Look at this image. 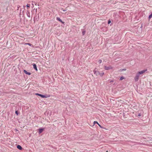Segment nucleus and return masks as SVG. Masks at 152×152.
<instances>
[{
    "instance_id": "11",
    "label": "nucleus",
    "mask_w": 152,
    "mask_h": 152,
    "mask_svg": "<svg viewBox=\"0 0 152 152\" xmlns=\"http://www.w3.org/2000/svg\"><path fill=\"white\" fill-rule=\"evenodd\" d=\"M26 14L28 17L29 18L30 17V12L28 10L27 11Z\"/></svg>"
},
{
    "instance_id": "32",
    "label": "nucleus",
    "mask_w": 152,
    "mask_h": 152,
    "mask_svg": "<svg viewBox=\"0 0 152 152\" xmlns=\"http://www.w3.org/2000/svg\"><path fill=\"white\" fill-rule=\"evenodd\" d=\"M36 4H37V3H36V4H35L36 5Z\"/></svg>"
},
{
    "instance_id": "16",
    "label": "nucleus",
    "mask_w": 152,
    "mask_h": 152,
    "mask_svg": "<svg viewBox=\"0 0 152 152\" xmlns=\"http://www.w3.org/2000/svg\"><path fill=\"white\" fill-rule=\"evenodd\" d=\"M152 17V13H151V14L149 15V17H148V18H149V19H151Z\"/></svg>"
},
{
    "instance_id": "13",
    "label": "nucleus",
    "mask_w": 152,
    "mask_h": 152,
    "mask_svg": "<svg viewBox=\"0 0 152 152\" xmlns=\"http://www.w3.org/2000/svg\"><path fill=\"white\" fill-rule=\"evenodd\" d=\"M86 31L85 30H84L83 29H82V33L83 35H84L85 34Z\"/></svg>"
},
{
    "instance_id": "20",
    "label": "nucleus",
    "mask_w": 152,
    "mask_h": 152,
    "mask_svg": "<svg viewBox=\"0 0 152 152\" xmlns=\"http://www.w3.org/2000/svg\"><path fill=\"white\" fill-rule=\"evenodd\" d=\"M126 69H120V70L121 71H126Z\"/></svg>"
},
{
    "instance_id": "4",
    "label": "nucleus",
    "mask_w": 152,
    "mask_h": 152,
    "mask_svg": "<svg viewBox=\"0 0 152 152\" xmlns=\"http://www.w3.org/2000/svg\"><path fill=\"white\" fill-rule=\"evenodd\" d=\"M147 69H146L145 70H143L141 71L138 72V73L140 75H142L144 73L145 71H147Z\"/></svg>"
},
{
    "instance_id": "6",
    "label": "nucleus",
    "mask_w": 152,
    "mask_h": 152,
    "mask_svg": "<svg viewBox=\"0 0 152 152\" xmlns=\"http://www.w3.org/2000/svg\"><path fill=\"white\" fill-rule=\"evenodd\" d=\"M96 69H97L95 68L94 71V72L95 74L96 75H99V71L96 70Z\"/></svg>"
},
{
    "instance_id": "10",
    "label": "nucleus",
    "mask_w": 152,
    "mask_h": 152,
    "mask_svg": "<svg viewBox=\"0 0 152 152\" xmlns=\"http://www.w3.org/2000/svg\"><path fill=\"white\" fill-rule=\"evenodd\" d=\"M23 72L26 75H31V73L30 72H28L26 70H23Z\"/></svg>"
},
{
    "instance_id": "19",
    "label": "nucleus",
    "mask_w": 152,
    "mask_h": 152,
    "mask_svg": "<svg viewBox=\"0 0 152 152\" xmlns=\"http://www.w3.org/2000/svg\"><path fill=\"white\" fill-rule=\"evenodd\" d=\"M111 23V21L110 20H109L108 21L107 23L108 24H110Z\"/></svg>"
},
{
    "instance_id": "26",
    "label": "nucleus",
    "mask_w": 152,
    "mask_h": 152,
    "mask_svg": "<svg viewBox=\"0 0 152 152\" xmlns=\"http://www.w3.org/2000/svg\"><path fill=\"white\" fill-rule=\"evenodd\" d=\"M113 82V80H111L110 82V83H111V82Z\"/></svg>"
},
{
    "instance_id": "30",
    "label": "nucleus",
    "mask_w": 152,
    "mask_h": 152,
    "mask_svg": "<svg viewBox=\"0 0 152 152\" xmlns=\"http://www.w3.org/2000/svg\"><path fill=\"white\" fill-rule=\"evenodd\" d=\"M23 7H25V6H24Z\"/></svg>"
},
{
    "instance_id": "14",
    "label": "nucleus",
    "mask_w": 152,
    "mask_h": 152,
    "mask_svg": "<svg viewBox=\"0 0 152 152\" xmlns=\"http://www.w3.org/2000/svg\"><path fill=\"white\" fill-rule=\"evenodd\" d=\"M15 113L16 115H18L20 113L19 112L18 110H16L15 111Z\"/></svg>"
},
{
    "instance_id": "31",
    "label": "nucleus",
    "mask_w": 152,
    "mask_h": 152,
    "mask_svg": "<svg viewBox=\"0 0 152 152\" xmlns=\"http://www.w3.org/2000/svg\"><path fill=\"white\" fill-rule=\"evenodd\" d=\"M36 4H37V3H36V4H35L36 5Z\"/></svg>"
},
{
    "instance_id": "5",
    "label": "nucleus",
    "mask_w": 152,
    "mask_h": 152,
    "mask_svg": "<svg viewBox=\"0 0 152 152\" xmlns=\"http://www.w3.org/2000/svg\"><path fill=\"white\" fill-rule=\"evenodd\" d=\"M104 69L105 70H109V69H112V68L111 66H104Z\"/></svg>"
},
{
    "instance_id": "3",
    "label": "nucleus",
    "mask_w": 152,
    "mask_h": 152,
    "mask_svg": "<svg viewBox=\"0 0 152 152\" xmlns=\"http://www.w3.org/2000/svg\"><path fill=\"white\" fill-rule=\"evenodd\" d=\"M44 128H40L38 129V133L39 134L41 133L45 130Z\"/></svg>"
},
{
    "instance_id": "23",
    "label": "nucleus",
    "mask_w": 152,
    "mask_h": 152,
    "mask_svg": "<svg viewBox=\"0 0 152 152\" xmlns=\"http://www.w3.org/2000/svg\"><path fill=\"white\" fill-rule=\"evenodd\" d=\"M138 116H141V115H142L141 113H139V114H138Z\"/></svg>"
},
{
    "instance_id": "15",
    "label": "nucleus",
    "mask_w": 152,
    "mask_h": 152,
    "mask_svg": "<svg viewBox=\"0 0 152 152\" xmlns=\"http://www.w3.org/2000/svg\"><path fill=\"white\" fill-rule=\"evenodd\" d=\"M26 6L27 7V8L28 9L29 8H30V4H27V5H26Z\"/></svg>"
},
{
    "instance_id": "25",
    "label": "nucleus",
    "mask_w": 152,
    "mask_h": 152,
    "mask_svg": "<svg viewBox=\"0 0 152 152\" xmlns=\"http://www.w3.org/2000/svg\"><path fill=\"white\" fill-rule=\"evenodd\" d=\"M61 10H62L64 12L66 10H64L63 9H61Z\"/></svg>"
},
{
    "instance_id": "8",
    "label": "nucleus",
    "mask_w": 152,
    "mask_h": 152,
    "mask_svg": "<svg viewBox=\"0 0 152 152\" xmlns=\"http://www.w3.org/2000/svg\"><path fill=\"white\" fill-rule=\"evenodd\" d=\"M56 20L58 21H59L61 23H62L63 24H64L65 22H64L59 17H57L56 18Z\"/></svg>"
},
{
    "instance_id": "33",
    "label": "nucleus",
    "mask_w": 152,
    "mask_h": 152,
    "mask_svg": "<svg viewBox=\"0 0 152 152\" xmlns=\"http://www.w3.org/2000/svg\"><path fill=\"white\" fill-rule=\"evenodd\" d=\"M37 9H36V11H37Z\"/></svg>"
},
{
    "instance_id": "18",
    "label": "nucleus",
    "mask_w": 152,
    "mask_h": 152,
    "mask_svg": "<svg viewBox=\"0 0 152 152\" xmlns=\"http://www.w3.org/2000/svg\"><path fill=\"white\" fill-rule=\"evenodd\" d=\"M93 124H94V125L95 124H99V123L97 121H94V122L93 123Z\"/></svg>"
},
{
    "instance_id": "17",
    "label": "nucleus",
    "mask_w": 152,
    "mask_h": 152,
    "mask_svg": "<svg viewBox=\"0 0 152 152\" xmlns=\"http://www.w3.org/2000/svg\"><path fill=\"white\" fill-rule=\"evenodd\" d=\"M125 79V78H124V77L121 76V77L120 78V80H122L123 79Z\"/></svg>"
},
{
    "instance_id": "24",
    "label": "nucleus",
    "mask_w": 152,
    "mask_h": 152,
    "mask_svg": "<svg viewBox=\"0 0 152 152\" xmlns=\"http://www.w3.org/2000/svg\"><path fill=\"white\" fill-rule=\"evenodd\" d=\"M20 7V6H19V5H18V7H17V10H18L19 9V8Z\"/></svg>"
},
{
    "instance_id": "9",
    "label": "nucleus",
    "mask_w": 152,
    "mask_h": 152,
    "mask_svg": "<svg viewBox=\"0 0 152 152\" xmlns=\"http://www.w3.org/2000/svg\"><path fill=\"white\" fill-rule=\"evenodd\" d=\"M34 69L36 71H37V65L35 64H32Z\"/></svg>"
},
{
    "instance_id": "7",
    "label": "nucleus",
    "mask_w": 152,
    "mask_h": 152,
    "mask_svg": "<svg viewBox=\"0 0 152 152\" xmlns=\"http://www.w3.org/2000/svg\"><path fill=\"white\" fill-rule=\"evenodd\" d=\"M17 148L18 149L20 150H22L23 149V148H22L21 146L19 145H17Z\"/></svg>"
},
{
    "instance_id": "21",
    "label": "nucleus",
    "mask_w": 152,
    "mask_h": 152,
    "mask_svg": "<svg viewBox=\"0 0 152 152\" xmlns=\"http://www.w3.org/2000/svg\"><path fill=\"white\" fill-rule=\"evenodd\" d=\"M98 126L101 128H104L103 127L101 126L99 124H98Z\"/></svg>"
},
{
    "instance_id": "22",
    "label": "nucleus",
    "mask_w": 152,
    "mask_h": 152,
    "mask_svg": "<svg viewBox=\"0 0 152 152\" xmlns=\"http://www.w3.org/2000/svg\"><path fill=\"white\" fill-rule=\"evenodd\" d=\"M102 60L101 59H99V60L98 62L99 63H101L102 62Z\"/></svg>"
},
{
    "instance_id": "1",
    "label": "nucleus",
    "mask_w": 152,
    "mask_h": 152,
    "mask_svg": "<svg viewBox=\"0 0 152 152\" xmlns=\"http://www.w3.org/2000/svg\"><path fill=\"white\" fill-rule=\"evenodd\" d=\"M35 95L39 96L41 97L42 98H46L50 97V95L48 94L42 95L39 93H35Z\"/></svg>"
},
{
    "instance_id": "29",
    "label": "nucleus",
    "mask_w": 152,
    "mask_h": 152,
    "mask_svg": "<svg viewBox=\"0 0 152 152\" xmlns=\"http://www.w3.org/2000/svg\"><path fill=\"white\" fill-rule=\"evenodd\" d=\"M21 12H20V15H21Z\"/></svg>"
},
{
    "instance_id": "27",
    "label": "nucleus",
    "mask_w": 152,
    "mask_h": 152,
    "mask_svg": "<svg viewBox=\"0 0 152 152\" xmlns=\"http://www.w3.org/2000/svg\"><path fill=\"white\" fill-rule=\"evenodd\" d=\"M27 44L31 46V44H30V43H27Z\"/></svg>"
},
{
    "instance_id": "28",
    "label": "nucleus",
    "mask_w": 152,
    "mask_h": 152,
    "mask_svg": "<svg viewBox=\"0 0 152 152\" xmlns=\"http://www.w3.org/2000/svg\"><path fill=\"white\" fill-rule=\"evenodd\" d=\"M35 17H34V22H35Z\"/></svg>"
},
{
    "instance_id": "2",
    "label": "nucleus",
    "mask_w": 152,
    "mask_h": 152,
    "mask_svg": "<svg viewBox=\"0 0 152 152\" xmlns=\"http://www.w3.org/2000/svg\"><path fill=\"white\" fill-rule=\"evenodd\" d=\"M140 76V75L138 74V73H137L136 76L134 78V80L135 82H137L138 81Z\"/></svg>"
},
{
    "instance_id": "12",
    "label": "nucleus",
    "mask_w": 152,
    "mask_h": 152,
    "mask_svg": "<svg viewBox=\"0 0 152 152\" xmlns=\"http://www.w3.org/2000/svg\"><path fill=\"white\" fill-rule=\"evenodd\" d=\"M104 74V73L103 72H102L101 73L99 72V75H100L101 77H102L103 76V75Z\"/></svg>"
}]
</instances>
